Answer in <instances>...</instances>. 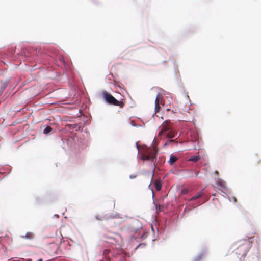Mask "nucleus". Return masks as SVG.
<instances>
[{
  "label": "nucleus",
  "instance_id": "nucleus-2",
  "mask_svg": "<svg viewBox=\"0 0 261 261\" xmlns=\"http://www.w3.org/2000/svg\"><path fill=\"white\" fill-rule=\"evenodd\" d=\"M177 135V133L173 129L172 124L170 120H166L161 126L158 136L168 138H174Z\"/></svg>",
  "mask_w": 261,
  "mask_h": 261
},
{
  "label": "nucleus",
  "instance_id": "nucleus-13",
  "mask_svg": "<svg viewBox=\"0 0 261 261\" xmlns=\"http://www.w3.org/2000/svg\"><path fill=\"white\" fill-rule=\"evenodd\" d=\"M190 172L192 173V174L190 175V177H193L194 176V174L195 175V176H197L198 174V172L193 170H190Z\"/></svg>",
  "mask_w": 261,
  "mask_h": 261
},
{
  "label": "nucleus",
  "instance_id": "nucleus-3",
  "mask_svg": "<svg viewBox=\"0 0 261 261\" xmlns=\"http://www.w3.org/2000/svg\"><path fill=\"white\" fill-rule=\"evenodd\" d=\"M252 238L248 240H244L239 242V245L235 249V253L240 257H245L248 251L251 247V242L250 240Z\"/></svg>",
  "mask_w": 261,
  "mask_h": 261
},
{
  "label": "nucleus",
  "instance_id": "nucleus-15",
  "mask_svg": "<svg viewBox=\"0 0 261 261\" xmlns=\"http://www.w3.org/2000/svg\"><path fill=\"white\" fill-rule=\"evenodd\" d=\"M218 185L219 186H220L222 187H224V184H223V182H222V181H219V182H218Z\"/></svg>",
  "mask_w": 261,
  "mask_h": 261
},
{
  "label": "nucleus",
  "instance_id": "nucleus-9",
  "mask_svg": "<svg viewBox=\"0 0 261 261\" xmlns=\"http://www.w3.org/2000/svg\"><path fill=\"white\" fill-rule=\"evenodd\" d=\"M200 158H201L199 155L192 156L188 160V161L193 162H197L200 159Z\"/></svg>",
  "mask_w": 261,
  "mask_h": 261
},
{
  "label": "nucleus",
  "instance_id": "nucleus-20",
  "mask_svg": "<svg viewBox=\"0 0 261 261\" xmlns=\"http://www.w3.org/2000/svg\"><path fill=\"white\" fill-rule=\"evenodd\" d=\"M215 174L216 175H218L219 174V173H218V172L217 171H216L215 172Z\"/></svg>",
  "mask_w": 261,
  "mask_h": 261
},
{
  "label": "nucleus",
  "instance_id": "nucleus-7",
  "mask_svg": "<svg viewBox=\"0 0 261 261\" xmlns=\"http://www.w3.org/2000/svg\"><path fill=\"white\" fill-rule=\"evenodd\" d=\"M34 233L32 232H27L24 236H23V235L21 236V238L22 239L26 238L28 240H32L34 238Z\"/></svg>",
  "mask_w": 261,
  "mask_h": 261
},
{
  "label": "nucleus",
  "instance_id": "nucleus-24",
  "mask_svg": "<svg viewBox=\"0 0 261 261\" xmlns=\"http://www.w3.org/2000/svg\"><path fill=\"white\" fill-rule=\"evenodd\" d=\"M167 111H170V109H167Z\"/></svg>",
  "mask_w": 261,
  "mask_h": 261
},
{
  "label": "nucleus",
  "instance_id": "nucleus-19",
  "mask_svg": "<svg viewBox=\"0 0 261 261\" xmlns=\"http://www.w3.org/2000/svg\"><path fill=\"white\" fill-rule=\"evenodd\" d=\"M233 201H234V202H236L237 201V199H236V197H233Z\"/></svg>",
  "mask_w": 261,
  "mask_h": 261
},
{
  "label": "nucleus",
  "instance_id": "nucleus-1",
  "mask_svg": "<svg viewBox=\"0 0 261 261\" xmlns=\"http://www.w3.org/2000/svg\"><path fill=\"white\" fill-rule=\"evenodd\" d=\"M158 150L155 147H148L146 146L141 147L140 158L143 161H148L154 164L156 160Z\"/></svg>",
  "mask_w": 261,
  "mask_h": 261
},
{
  "label": "nucleus",
  "instance_id": "nucleus-16",
  "mask_svg": "<svg viewBox=\"0 0 261 261\" xmlns=\"http://www.w3.org/2000/svg\"><path fill=\"white\" fill-rule=\"evenodd\" d=\"M153 176H154V172H153L151 175V182H152V181Z\"/></svg>",
  "mask_w": 261,
  "mask_h": 261
},
{
  "label": "nucleus",
  "instance_id": "nucleus-10",
  "mask_svg": "<svg viewBox=\"0 0 261 261\" xmlns=\"http://www.w3.org/2000/svg\"><path fill=\"white\" fill-rule=\"evenodd\" d=\"M203 194V190H201V191H200L199 192H198L196 195H195L194 196L192 197L191 199H190V200H195L198 198H199V197H200Z\"/></svg>",
  "mask_w": 261,
  "mask_h": 261
},
{
  "label": "nucleus",
  "instance_id": "nucleus-23",
  "mask_svg": "<svg viewBox=\"0 0 261 261\" xmlns=\"http://www.w3.org/2000/svg\"><path fill=\"white\" fill-rule=\"evenodd\" d=\"M37 261H42V259L41 258L38 259Z\"/></svg>",
  "mask_w": 261,
  "mask_h": 261
},
{
  "label": "nucleus",
  "instance_id": "nucleus-8",
  "mask_svg": "<svg viewBox=\"0 0 261 261\" xmlns=\"http://www.w3.org/2000/svg\"><path fill=\"white\" fill-rule=\"evenodd\" d=\"M178 160V158L174 156L173 155H171L170 156L169 160L168 161L170 165H173L175 162L177 161Z\"/></svg>",
  "mask_w": 261,
  "mask_h": 261
},
{
  "label": "nucleus",
  "instance_id": "nucleus-22",
  "mask_svg": "<svg viewBox=\"0 0 261 261\" xmlns=\"http://www.w3.org/2000/svg\"><path fill=\"white\" fill-rule=\"evenodd\" d=\"M137 147L138 148V149L139 150V146L137 144Z\"/></svg>",
  "mask_w": 261,
  "mask_h": 261
},
{
  "label": "nucleus",
  "instance_id": "nucleus-11",
  "mask_svg": "<svg viewBox=\"0 0 261 261\" xmlns=\"http://www.w3.org/2000/svg\"><path fill=\"white\" fill-rule=\"evenodd\" d=\"M176 143V144H177V143L176 142H175V140H173V139H170V140H168L165 144H164V146H167L168 145H169V144H170L171 143Z\"/></svg>",
  "mask_w": 261,
  "mask_h": 261
},
{
  "label": "nucleus",
  "instance_id": "nucleus-6",
  "mask_svg": "<svg viewBox=\"0 0 261 261\" xmlns=\"http://www.w3.org/2000/svg\"><path fill=\"white\" fill-rule=\"evenodd\" d=\"M154 185L156 191H160L162 187V182L161 180H155Z\"/></svg>",
  "mask_w": 261,
  "mask_h": 261
},
{
  "label": "nucleus",
  "instance_id": "nucleus-4",
  "mask_svg": "<svg viewBox=\"0 0 261 261\" xmlns=\"http://www.w3.org/2000/svg\"><path fill=\"white\" fill-rule=\"evenodd\" d=\"M102 96L105 100L110 105L119 106L121 108L124 106V102L117 100L110 93L107 92H103Z\"/></svg>",
  "mask_w": 261,
  "mask_h": 261
},
{
  "label": "nucleus",
  "instance_id": "nucleus-21",
  "mask_svg": "<svg viewBox=\"0 0 261 261\" xmlns=\"http://www.w3.org/2000/svg\"><path fill=\"white\" fill-rule=\"evenodd\" d=\"M260 162H261L260 160H259L258 161H257L256 162H257V164H259L260 163Z\"/></svg>",
  "mask_w": 261,
  "mask_h": 261
},
{
  "label": "nucleus",
  "instance_id": "nucleus-5",
  "mask_svg": "<svg viewBox=\"0 0 261 261\" xmlns=\"http://www.w3.org/2000/svg\"><path fill=\"white\" fill-rule=\"evenodd\" d=\"M160 105H165V100H163L162 96L159 94L157 95L155 100V114H156L161 109Z\"/></svg>",
  "mask_w": 261,
  "mask_h": 261
},
{
  "label": "nucleus",
  "instance_id": "nucleus-12",
  "mask_svg": "<svg viewBox=\"0 0 261 261\" xmlns=\"http://www.w3.org/2000/svg\"><path fill=\"white\" fill-rule=\"evenodd\" d=\"M52 130V128L50 126H47L44 130H43V133L45 134H47L50 132Z\"/></svg>",
  "mask_w": 261,
  "mask_h": 261
},
{
  "label": "nucleus",
  "instance_id": "nucleus-17",
  "mask_svg": "<svg viewBox=\"0 0 261 261\" xmlns=\"http://www.w3.org/2000/svg\"><path fill=\"white\" fill-rule=\"evenodd\" d=\"M136 176H135V175H130V178H132H132H136Z\"/></svg>",
  "mask_w": 261,
  "mask_h": 261
},
{
  "label": "nucleus",
  "instance_id": "nucleus-14",
  "mask_svg": "<svg viewBox=\"0 0 261 261\" xmlns=\"http://www.w3.org/2000/svg\"><path fill=\"white\" fill-rule=\"evenodd\" d=\"M189 190L187 188H183L181 191V194L183 195L187 194Z\"/></svg>",
  "mask_w": 261,
  "mask_h": 261
},
{
  "label": "nucleus",
  "instance_id": "nucleus-18",
  "mask_svg": "<svg viewBox=\"0 0 261 261\" xmlns=\"http://www.w3.org/2000/svg\"><path fill=\"white\" fill-rule=\"evenodd\" d=\"M96 219H97V220H101V219H102V218H99L98 216H96Z\"/></svg>",
  "mask_w": 261,
  "mask_h": 261
}]
</instances>
